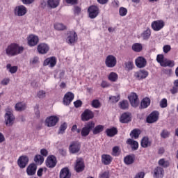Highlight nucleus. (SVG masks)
<instances>
[{
	"mask_svg": "<svg viewBox=\"0 0 178 178\" xmlns=\"http://www.w3.org/2000/svg\"><path fill=\"white\" fill-rule=\"evenodd\" d=\"M23 51H24V47L19 46V44L16 43H13L7 47L6 54L7 56L12 57L19 55V54H23Z\"/></svg>",
	"mask_w": 178,
	"mask_h": 178,
	"instance_id": "1",
	"label": "nucleus"
},
{
	"mask_svg": "<svg viewBox=\"0 0 178 178\" xmlns=\"http://www.w3.org/2000/svg\"><path fill=\"white\" fill-rule=\"evenodd\" d=\"M156 61L162 67H173L175 66V61L165 58L163 54L157 55Z\"/></svg>",
	"mask_w": 178,
	"mask_h": 178,
	"instance_id": "2",
	"label": "nucleus"
},
{
	"mask_svg": "<svg viewBox=\"0 0 178 178\" xmlns=\"http://www.w3.org/2000/svg\"><path fill=\"white\" fill-rule=\"evenodd\" d=\"M95 127V122L92 121L88 122L85 125L84 127L82 128L81 131V136L82 137H87L91 132V130Z\"/></svg>",
	"mask_w": 178,
	"mask_h": 178,
	"instance_id": "3",
	"label": "nucleus"
},
{
	"mask_svg": "<svg viewBox=\"0 0 178 178\" xmlns=\"http://www.w3.org/2000/svg\"><path fill=\"white\" fill-rule=\"evenodd\" d=\"M149 75V72H148V71L145 70H140L134 72V77L136 79V80H138L140 81L147 79Z\"/></svg>",
	"mask_w": 178,
	"mask_h": 178,
	"instance_id": "4",
	"label": "nucleus"
},
{
	"mask_svg": "<svg viewBox=\"0 0 178 178\" xmlns=\"http://www.w3.org/2000/svg\"><path fill=\"white\" fill-rule=\"evenodd\" d=\"M88 13L90 19H95L99 15V8L97 6L92 5L88 8Z\"/></svg>",
	"mask_w": 178,
	"mask_h": 178,
	"instance_id": "5",
	"label": "nucleus"
},
{
	"mask_svg": "<svg viewBox=\"0 0 178 178\" xmlns=\"http://www.w3.org/2000/svg\"><path fill=\"white\" fill-rule=\"evenodd\" d=\"M85 168L86 165L84 164V159H83V158H77L74 165V170L76 173L83 172Z\"/></svg>",
	"mask_w": 178,
	"mask_h": 178,
	"instance_id": "6",
	"label": "nucleus"
},
{
	"mask_svg": "<svg viewBox=\"0 0 178 178\" xmlns=\"http://www.w3.org/2000/svg\"><path fill=\"white\" fill-rule=\"evenodd\" d=\"M56 163H58V160L56 159V156L54 155L48 156L45 161L47 168L50 169L55 168V166H56Z\"/></svg>",
	"mask_w": 178,
	"mask_h": 178,
	"instance_id": "7",
	"label": "nucleus"
},
{
	"mask_svg": "<svg viewBox=\"0 0 178 178\" xmlns=\"http://www.w3.org/2000/svg\"><path fill=\"white\" fill-rule=\"evenodd\" d=\"M58 122H59V118L56 117V115H51L46 118L44 124L47 127H54L56 126Z\"/></svg>",
	"mask_w": 178,
	"mask_h": 178,
	"instance_id": "8",
	"label": "nucleus"
},
{
	"mask_svg": "<svg viewBox=\"0 0 178 178\" xmlns=\"http://www.w3.org/2000/svg\"><path fill=\"white\" fill-rule=\"evenodd\" d=\"M81 144L79 141H72L69 146V151L71 154L80 152Z\"/></svg>",
	"mask_w": 178,
	"mask_h": 178,
	"instance_id": "9",
	"label": "nucleus"
},
{
	"mask_svg": "<svg viewBox=\"0 0 178 178\" xmlns=\"http://www.w3.org/2000/svg\"><path fill=\"white\" fill-rule=\"evenodd\" d=\"M82 122H88L91 119H94V112L90 109H86L81 115Z\"/></svg>",
	"mask_w": 178,
	"mask_h": 178,
	"instance_id": "10",
	"label": "nucleus"
},
{
	"mask_svg": "<svg viewBox=\"0 0 178 178\" xmlns=\"http://www.w3.org/2000/svg\"><path fill=\"white\" fill-rule=\"evenodd\" d=\"M128 99L134 108H137L140 104V100L138 99V95L136 92H131L130 95L128 96Z\"/></svg>",
	"mask_w": 178,
	"mask_h": 178,
	"instance_id": "11",
	"label": "nucleus"
},
{
	"mask_svg": "<svg viewBox=\"0 0 178 178\" xmlns=\"http://www.w3.org/2000/svg\"><path fill=\"white\" fill-rule=\"evenodd\" d=\"M116 63H118V60L115 56H107L105 60V65L107 67H115L116 66Z\"/></svg>",
	"mask_w": 178,
	"mask_h": 178,
	"instance_id": "12",
	"label": "nucleus"
},
{
	"mask_svg": "<svg viewBox=\"0 0 178 178\" xmlns=\"http://www.w3.org/2000/svg\"><path fill=\"white\" fill-rule=\"evenodd\" d=\"M29 156L22 155L20 156L17 161V163L20 169H24L27 165H29Z\"/></svg>",
	"mask_w": 178,
	"mask_h": 178,
	"instance_id": "13",
	"label": "nucleus"
},
{
	"mask_svg": "<svg viewBox=\"0 0 178 178\" xmlns=\"http://www.w3.org/2000/svg\"><path fill=\"white\" fill-rule=\"evenodd\" d=\"M67 35L66 41L68 44H74L78 40L77 33L74 31H69Z\"/></svg>",
	"mask_w": 178,
	"mask_h": 178,
	"instance_id": "14",
	"label": "nucleus"
},
{
	"mask_svg": "<svg viewBox=\"0 0 178 178\" xmlns=\"http://www.w3.org/2000/svg\"><path fill=\"white\" fill-rule=\"evenodd\" d=\"M159 119V112L153 111L146 118L147 123H155Z\"/></svg>",
	"mask_w": 178,
	"mask_h": 178,
	"instance_id": "15",
	"label": "nucleus"
},
{
	"mask_svg": "<svg viewBox=\"0 0 178 178\" xmlns=\"http://www.w3.org/2000/svg\"><path fill=\"white\" fill-rule=\"evenodd\" d=\"M165 27V22L163 20H156L152 23V29L154 31H159Z\"/></svg>",
	"mask_w": 178,
	"mask_h": 178,
	"instance_id": "16",
	"label": "nucleus"
},
{
	"mask_svg": "<svg viewBox=\"0 0 178 178\" xmlns=\"http://www.w3.org/2000/svg\"><path fill=\"white\" fill-rule=\"evenodd\" d=\"M14 13L15 16H24L27 13V8L23 5L16 6Z\"/></svg>",
	"mask_w": 178,
	"mask_h": 178,
	"instance_id": "17",
	"label": "nucleus"
},
{
	"mask_svg": "<svg viewBox=\"0 0 178 178\" xmlns=\"http://www.w3.org/2000/svg\"><path fill=\"white\" fill-rule=\"evenodd\" d=\"M56 57H49L44 60L43 66H49V67H55V66H56Z\"/></svg>",
	"mask_w": 178,
	"mask_h": 178,
	"instance_id": "18",
	"label": "nucleus"
},
{
	"mask_svg": "<svg viewBox=\"0 0 178 178\" xmlns=\"http://www.w3.org/2000/svg\"><path fill=\"white\" fill-rule=\"evenodd\" d=\"M6 125L8 127L13 126L15 123V115L10 112H8L5 114Z\"/></svg>",
	"mask_w": 178,
	"mask_h": 178,
	"instance_id": "19",
	"label": "nucleus"
},
{
	"mask_svg": "<svg viewBox=\"0 0 178 178\" xmlns=\"http://www.w3.org/2000/svg\"><path fill=\"white\" fill-rule=\"evenodd\" d=\"M26 172L28 176H34L37 173V164L30 163L26 168Z\"/></svg>",
	"mask_w": 178,
	"mask_h": 178,
	"instance_id": "20",
	"label": "nucleus"
},
{
	"mask_svg": "<svg viewBox=\"0 0 178 178\" xmlns=\"http://www.w3.org/2000/svg\"><path fill=\"white\" fill-rule=\"evenodd\" d=\"M165 176V170L161 166H157L154 170L153 177L154 178H163Z\"/></svg>",
	"mask_w": 178,
	"mask_h": 178,
	"instance_id": "21",
	"label": "nucleus"
},
{
	"mask_svg": "<svg viewBox=\"0 0 178 178\" xmlns=\"http://www.w3.org/2000/svg\"><path fill=\"white\" fill-rule=\"evenodd\" d=\"M135 64L139 69H143L147 66V59L143 56H139L136 59Z\"/></svg>",
	"mask_w": 178,
	"mask_h": 178,
	"instance_id": "22",
	"label": "nucleus"
},
{
	"mask_svg": "<svg viewBox=\"0 0 178 178\" xmlns=\"http://www.w3.org/2000/svg\"><path fill=\"white\" fill-rule=\"evenodd\" d=\"M27 41H28V45H29L30 47H35V45L38 44L40 39L38 38V36L35 35H30L27 38Z\"/></svg>",
	"mask_w": 178,
	"mask_h": 178,
	"instance_id": "23",
	"label": "nucleus"
},
{
	"mask_svg": "<svg viewBox=\"0 0 178 178\" xmlns=\"http://www.w3.org/2000/svg\"><path fill=\"white\" fill-rule=\"evenodd\" d=\"M73 99H74V94L72 92H68L64 95L63 102L65 105H70Z\"/></svg>",
	"mask_w": 178,
	"mask_h": 178,
	"instance_id": "24",
	"label": "nucleus"
},
{
	"mask_svg": "<svg viewBox=\"0 0 178 178\" xmlns=\"http://www.w3.org/2000/svg\"><path fill=\"white\" fill-rule=\"evenodd\" d=\"M49 51V46L45 43H40L38 46V52L41 55H45V54H48Z\"/></svg>",
	"mask_w": 178,
	"mask_h": 178,
	"instance_id": "25",
	"label": "nucleus"
},
{
	"mask_svg": "<svg viewBox=\"0 0 178 178\" xmlns=\"http://www.w3.org/2000/svg\"><path fill=\"white\" fill-rule=\"evenodd\" d=\"M113 161V158L109 154H102V163L104 165H111Z\"/></svg>",
	"mask_w": 178,
	"mask_h": 178,
	"instance_id": "26",
	"label": "nucleus"
},
{
	"mask_svg": "<svg viewBox=\"0 0 178 178\" xmlns=\"http://www.w3.org/2000/svg\"><path fill=\"white\" fill-rule=\"evenodd\" d=\"M120 123H129L131 122V116L129 113H124L120 118Z\"/></svg>",
	"mask_w": 178,
	"mask_h": 178,
	"instance_id": "27",
	"label": "nucleus"
},
{
	"mask_svg": "<svg viewBox=\"0 0 178 178\" xmlns=\"http://www.w3.org/2000/svg\"><path fill=\"white\" fill-rule=\"evenodd\" d=\"M72 177V174L69 170V168H64L60 172V178H70Z\"/></svg>",
	"mask_w": 178,
	"mask_h": 178,
	"instance_id": "28",
	"label": "nucleus"
},
{
	"mask_svg": "<svg viewBox=\"0 0 178 178\" xmlns=\"http://www.w3.org/2000/svg\"><path fill=\"white\" fill-rule=\"evenodd\" d=\"M151 105V99L149 97H145L140 102V109H147Z\"/></svg>",
	"mask_w": 178,
	"mask_h": 178,
	"instance_id": "29",
	"label": "nucleus"
},
{
	"mask_svg": "<svg viewBox=\"0 0 178 178\" xmlns=\"http://www.w3.org/2000/svg\"><path fill=\"white\" fill-rule=\"evenodd\" d=\"M127 144L131 146L133 151H137V149H138V142L131 138L127 139Z\"/></svg>",
	"mask_w": 178,
	"mask_h": 178,
	"instance_id": "30",
	"label": "nucleus"
},
{
	"mask_svg": "<svg viewBox=\"0 0 178 178\" xmlns=\"http://www.w3.org/2000/svg\"><path fill=\"white\" fill-rule=\"evenodd\" d=\"M140 145L143 148H148V147H151V141H149L148 136H144L142 138Z\"/></svg>",
	"mask_w": 178,
	"mask_h": 178,
	"instance_id": "31",
	"label": "nucleus"
},
{
	"mask_svg": "<svg viewBox=\"0 0 178 178\" xmlns=\"http://www.w3.org/2000/svg\"><path fill=\"white\" fill-rule=\"evenodd\" d=\"M106 134L108 137H115L118 134V128L112 127L106 129Z\"/></svg>",
	"mask_w": 178,
	"mask_h": 178,
	"instance_id": "32",
	"label": "nucleus"
},
{
	"mask_svg": "<svg viewBox=\"0 0 178 178\" xmlns=\"http://www.w3.org/2000/svg\"><path fill=\"white\" fill-rule=\"evenodd\" d=\"M55 30L57 31H63L65 30H67V26H66L63 23L56 22L54 24Z\"/></svg>",
	"mask_w": 178,
	"mask_h": 178,
	"instance_id": "33",
	"label": "nucleus"
},
{
	"mask_svg": "<svg viewBox=\"0 0 178 178\" xmlns=\"http://www.w3.org/2000/svg\"><path fill=\"white\" fill-rule=\"evenodd\" d=\"M60 0H48L47 5L52 9H55V8H58L59 6V3Z\"/></svg>",
	"mask_w": 178,
	"mask_h": 178,
	"instance_id": "34",
	"label": "nucleus"
},
{
	"mask_svg": "<svg viewBox=\"0 0 178 178\" xmlns=\"http://www.w3.org/2000/svg\"><path fill=\"white\" fill-rule=\"evenodd\" d=\"M104 125H101V124L97 125L92 129V134H94V136H97V134H99V133H102V131H104Z\"/></svg>",
	"mask_w": 178,
	"mask_h": 178,
	"instance_id": "35",
	"label": "nucleus"
},
{
	"mask_svg": "<svg viewBox=\"0 0 178 178\" xmlns=\"http://www.w3.org/2000/svg\"><path fill=\"white\" fill-rule=\"evenodd\" d=\"M140 134H141V130L139 129H134L130 133L131 138H135V140H137L140 137Z\"/></svg>",
	"mask_w": 178,
	"mask_h": 178,
	"instance_id": "36",
	"label": "nucleus"
},
{
	"mask_svg": "<svg viewBox=\"0 0 178 178\" xmlns=\"http://www.w3.org/2000/svg\"><path fill=\"white\" fill-rule=\"evenodd\" d=\"M33 161L36 165H42L44 163V156L41 154H36L34 156Z\"/></svg>",
	"mask_w": 178,
	"mask_h": 178,
	"instance_id": "37",
	"label": "nucleus"
},
{
	"mask_svg": "<svg viewBox=\"0 0 178 178\" xmlns=\"http://www.w3.org/2000/svg\"><path fill=\"white\" fill-rule=\"evenodd\" d=\"M141 37L145 41L149 40V37H151V29L147 28L143 33H141Z\"/></svg>",
	"mask_w": 178,
	"mask_h": 178,
	"instance_id": "38",
	"label": "nucleus"
},
{
	"mask_svg": "<svg viewBox=\"0 0 178 178\" xmlns=\"http://www.w3.org/2000/svg\"><path fill=\"white\" fill-rule=\"evenodd\" d=\"M132 51L134 52H141L143 51V44L141 43H134L132 45Z\"/></svg>",
	"mask_w": 178,
	"mask_h": 178,
	"instance_id": "39",
	"label": "nucleus"
},
{
	"mask_svg": "<svg viewBox=\"0 0 178 178\" xmlns=\"http://www.w3.org/2000/svg\"><path fill=\"white\" fill-rule=\"evenodd\" d=\"M124 162L126 165H131L134 163V156L128 155L125 156Z\"/></svg>",
	"mask_w": 178,
	"mask_h": 178,
	"instance_id": "40",
	"label": "nucleus"
},
{
	"mask_svg": "<svg viewBox=\"0 0 178 178\" xmlns=\"http://www.w3.org/2000/svg\"><path fill=\"white\" fill-rule=\"evenodd\" d=\"M108 79L110 81L115 83L118 81V79H119V76L115 72H111L108 76Z\"/></svg>",
	"mask_w": 178,
	"mask_h": 178,
	"instance_id": "41",
	"label": "nucleus"
},
{
	"mask_svg": "<svg viewBox=\"0 0 178 178\" xmlns=\"http://www.w3.org/2000/svg\"><path fill=\"white\" fill-rule=\"evenodd\" d=\"M120 109L126 110L129 109V102L127 100H122L118 104Z\"/></svg>",
	"mask_w": 178,
	"mask_h": 178,
	"instance_id": "42",
	"label": "nucleus"
},
{
	"mask_svg": "<svg viewBox=\"0 0 178 178\" xmlns=\"http://www.w3.org/2000/svg\"><path fill=\"white\" fill-rule=\"evenodd\" d=\"M121 152L122 151L120 150L119 146H115L113 147L111 155L113 156H119Z\"/></svg>",
	"mask_w": 178,
	"mask_h": 178,
	"instance_id": "43",
	"label": "nucleus"
},
{
	"mask_svg": "<svg viewBox=\"0 0 178 178\" xmlns=\"http://www.w3.org/2000/svg\"><path fill=\"white\" fill-rule=\"evenodd\" d=\"M6 69L10 73H11V74H14V73H16V72H17L18 67L17 66H12L11 64H7Z\"/></svg>",
	"mask_w": 178,
	"mask_h": 178,
	"instance_id": "44",
	"label": "nucleus"
},
{
	"mask_svg": "<svg viewBox=\"0 0 178 178\" xmlns=\"http://www.w3.org/2000/svg\"><path fill=\"white\" fill-rule=\"evenodd\" d=\"M174 86L170 90L171 94L175 95L178 92V79L175 80L173 82Z\"/></svg>",
	"mask_w": 178,
	"mask_h": 178,
	"instance_id": "45",
	"label": "nucleus"
},
{
	"mask_svg": "<svg viewBox=\"0 0 178 178\" xmlns=\"http://www.w3.org/2000/svg\"><path fill=\"white\" fill-rule=\"evenodd\" d=\"M15 109L16 111H24L26 109V104L22 102H19L15 104Z\"/></svg>",
	"mask_w": 178,
	"mask_h": 178,
	"instance_id": "46",
	"label": "nucleus"
},
{
	"mask_svg": "<svg viewBox=\"0 0 178 178\" xmlns=\"http://www.w3.org/2000/svg\"><path fill=\"white\" fill-rule=\"evenodd\" d=\"M158 164L161 168H168L170 165L169 161H165V159H161L159 161Z\"/></svg>",
	"mask_w": 178,
	"mask_h": 178,
	"instance_id": "47",
	"label": "nucleus"
},
{
	"mask_svg": "<svg viewBox=\"0 0 178 178\" xmlns=\"http://www.w3.org/2000/svg\"><path fill=\"white\" fill-rule=\"evenodd\" d=\"M66 129H67V123L63 122L59 127L58 134H64Z\"/></svg>",
	"mask_w": 178,
	"mask_h": 178,
	"instance_id": "48",
	"label": "nucleus"
},
{
	"mask_svg": "<svg viewBox=\"0 0 178 178\" xmlns=\"http://www.w3.org/2000/svg\"><path fill=\"white\" fill-rule=\"evenodd\" d=\"M109 101L111 104H116V102H119V101H120V95L111 96L109 97Z\"/></svg>",
	"mask_w": 178,
	"mask_h": 178,
	"instance_id": "49",
	"label": "nucleus"
},
{
	"mask_svg": "<svg viewBox=\"0 0 178 178\" xmlns=\"http://www.w3.org/2000/svg\"><path fill=\"white\" fill-rule=\"evenodd\" d=\"M125 69L127 70H133L134 69V64L133 63V61H128L125 63Z\"/></svg>",
	"mask_w": 178,
	"mask_h": 178,
	"instance_id": "50",
	"label": "nucleus"
},
{
	"mask_svg": "<svg viewBox=\"0 0 178 178\" xmlns=\"http://www.w3.org/2000/svg\"><path fill=\"white\" fill-rule=\"evenodd\" d=\"M91 106L92 108H98L101 106V102L98 99H94L92 101Z\"/></svg>",
	"mask_w": 178,
	"mask_h": 178,
	"instance_id": "51",
	"label": "nucleus"
},
{
	"mask_svg": "<svg viewBox=\"0 0 178 178\" xmlns=\"http://www.w3.org/2000/svg\"><path fill=\"white\" fill-rule=\"evenodd\" d=\"M170 136V132H169L167 129H163L161 133V138H168Z\"/></svg>",
	"mask_w": 178,
	"mask_h": 178,
	"instance_id": "52",
	"label": "nucleus"
},
{
	"mask_svg": "<svg viewBox=\"0 0 178 178\" xmlns=\"http://www.w3.org/2000/svg\"><path fill=\"white\" fill-rule=\"evenodd\" d=\"M120 16H126L127 15V8L124 7H120L119 9Z\"/></svg>",
	"mask_w": 178,
	"mask_h": 178,
	"instance_id": "53",
	"label": "nucleus"
},
{
	"mask_svg": "<svg viewBox=\"0 0 178 178\" xmlns=\"http://www.w3.org/2000/svg\"><path fill=\"white\" fill-rule=\"evenodd\" d=\"M161 108H166L168 106V99L166 98H163L160 102Z\"/></svg>",
	"mask_w": 178,
	"mask_h": 178,
	"instance_id": "54",
	"label": "nucleus"
},
{
	"mask_svg": "<svg viewBox=\"0 0 178 178\" xmlns=\"http://www.w3.org/2000/svg\"><path fill=\"white\" fill-rule=\"evenodd\" d=\"M46 94L47 93L45 92L44 90H40L37 93V97H38V98H40V99L45 98Z\"/></svg>",
	"mask_w": 178,
	"mask_h": 178,
	"instance_id": "55",
	"label": "nucleus"
},
{
	"mask_svg": "<svg viewBox=\"0 0 178 178\" xmlns=\"http://www.w3.org/2000/svg\"><path fill=\"white\" fill-rule=\"evenodd\" d=\"M170 49H172V47L169 44H165L163 47L164 54H168V52L170 51Z\"/></svg>",
	"mask_w": 178,
	"mask_h": 178,
	"instance_id": "56",
	"label": "nucleus"
},
{
	"mask_svg": "<svg viewBox=\"0 0 178 178\" xmlns=\"http://www.w3.org/2000/svg\"><path fill=\"white\" fill-rule=\"evenodd\" d=\"M75 108H80L83 105V102L81 100H76L74 102Z\"/></svg>",
	"mask_w": 178,
	"mask_h": 178,
	"instance_id": "57",
	"label": "nucleus"
},
{
	"mask_svg": "<svg viewBox=\"0 0 178 178\" xmlns=\"http://www.w3.org/2000/svg\"><path fill=\"white\" fill-rule=\"evenodd\" d=\"M74 15H80L81 13V8L79 6H75L74 9Z\"/></svg>",
	"mask_w": 178,
	"mask_h": 178,
	"instance_id": "58",
	"label": "nucleus"
},
{
	"mask_svg": "<svg viewBox=\"0 0 178 178\" xmlns=\"http://www.w3.org/2000/svg\"><path fill=\"white\" fill-rule=\"evenodd\" d=\"M40 154L42 156H48V150L47 149H41Z\"/></svg>",
	"mask_w": 178,
	"mask_h": 178,
	"instance_id": "59",
	"label": "nucleus"
},
{
	"mask_svg": "<svg viewBox=\"0 0 178 178\" xmlns=\"http://www.w3.org/2000/svg\"><path fill=\"white\" fill-rule=\"evenodd\" d=\"M65 2L70 5H77L79 0H65Z\"/></svg>",
	"mask_w": 178,
	"mask_h": 178,
	"instance_id": "60",
	"label": "nucleus"
},
{
	"mask_svg": "<svg viewBox=\"0 0 178 178\" xmlns=\"http://www.w3.org/2000/svg\"><path fill=\"white\" fill-rule=\"evenodd\" d=\"M9 81H10V79L9 78H6L1 81V84L2 86H8Z\"/></svg>",
	"mask_w": 178,
	"mask_h": 178,
	"instance_id": "61",
	"label": "nucleus"
},
{
	"mask_svg": "<svg viewBox=\"0 0 178 178\" xmlns=\"http://www.w3.org/2000/svg\"><path fill=\"white\" fill-rule=\"evenodd\" d=\"M144 176H145V173L144 172H140L136 174L134 178H144Z\"/></svg>",
	"mask_w": 178,
	"mask_h": 178,
	"instance_id": "62",
	"label": "nucleus"
},
{
	"mask_svg": "<svg viewBox=\"0 0 178 178\" xmlns=\"http://www.w3.org/2000/svg\"><path fill=\"white\" fill-rule=\"evenodd\" d=\"M101 178H109V173L107 172H103L101 175H100Z\"/></svg>",
	"mask_w": 178,
	"mask_h": 178,
	"instance_id": "63",
	"label": "nucleus"
},
{
	"mask_svg": "<svg viewBox=\"0 0 178 178\" xmlns=\"http://www.w3.org/2000/svg\"><path fill=\"white\" fill-rule=\"evenodd\" d=\"M112 5L113 6V8H119V1L118 0H114L112 2Z\"/></svg>",
	"mask_w": 178,
	"mask_h": 178,
	"instance_id": "64",
	"label": "nucleus"
}]
</instances>
